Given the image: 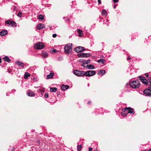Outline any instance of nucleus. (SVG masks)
Wrapping results in <instances>:
<instances>
[{
	"instance_id": "obj_40",
	"label": "nucleus",
	"mask_w": 151,
	"mask_h": 151,
	"mask_svg": "<svg viewBox=\"0 0 151 151\" xmlns=\"http://www.w3.org/2000/svg\"><path fill=\"white\" fill-rule=\"evenodd\" d=\"M98 3L99 4H100L101 3V0H98Z\"/></svg>"
},
{
	"instance_id": "obj_27",
	"label": "nucleus",
	"mask_w": 151,
	"mask_h": 151,
	"mask_svg": "<svg viewBox=\"0 0 151 151\" xmlns=\"http://www.w3.org/2000/svg\"><path fill=\"white\" fill-rule=\"evenodd\" d=\"M125 112L126 111H123L121 113L122 116H127V113H125Z\"/></svg>"
},
{
	"instance_id": "obj_48",
	"label": "nucleus",
	"mask_w": 151,
	"mask_h": 151,
	"mask_svg": "<svg viewBox=\"0 0 151 151\" xmlns=\"http://www.w3.org/2000/svg\"><path fill=\"white\" fill-rule=\"evenodd\" d=\"M149 151H151V148L149 150Z\"/></svg>"
},
{
	"instance_id": "obj_30",
	"label": "nucleus",
	"mask_w": 151,
	"mask_h": 151,
	"mask_svg": "<svg viewBox=\"0 0 151 151\" xmlns=\"http://www.w3.org/2000/svg\"><path fill=\"white\" fill-rule=\"evenodd\" d=\"M82 147L81 145H78L77 147V149L78 151H81Z\"/></svg>"
},
{
	"instance_id": "obj_22",
	"label": "nucleus",
	"mask_w": 151,
	"mask_h": 151,
	"mask_svg": "<svg viewBox=\"0 0 151 151\" xmlns=\"http://www.w3.org/2000/svg\"><path fill=\"white\" fill-rule=\"evenodd\" d=\"M30 75L28 73H26L24 74V78L25 79H27L30 76Z\"/></svg>"
},
{
	"instance_id": "obj_3",
	"label": "nucleus",
	"mask_w": 151,
	"mask_h": 151,
	"mask_svg": "<svg viewBox=\"0 0 151 151\" xmlns=\"http://www.w3.org/2000/svg\"><path fill=\"white\" fill-rule=\"evenodd\" d=\"M130 86L133 88H138L140 86V82L138 81H134L130 83Z\"/></svg>"
},
{
	"instance_id": "obj_8",
	"label": "nucleus",
	"mask_w": 151,
	"mask_h": 151,
	"mask_svg": "<svg viewBox=\"0 0 151 151\" xmlns=\"http://www.w3.org/2000/svg\"><path fill=\"white\" fill-rule=\"evenodd\" d=\"M5 23L6 25L8 24L9 26L11 25L12 26H15L16 24V23L14 21H12L10 20L6 21L5 22Z\"/></svg>"
},
{
	"instance_id": "obj_11",
	"label": "nucleus",
	"mask_w": 151,
	"mask_h": 151,
	"mask_svg": "<svg viewBox=\"0 0 151 151\" xmlns=\"http://www.w3.org/2000/svg\"><path fill=\"white\" fill-rule=\"evenodd\" d=\"M27 94L28 96L31 97L34 96L35 95V93L30 90L28 91L27 93Z\"/></svg>"
},
{
	"instance_id": "obj_24",
	"label": "nucleus",
	"mask_w": 151,
	"mask_h": 151,
	"mask_svg": "<svg viewBox=\"0 0 151 151\" xmlns=\"http://www.w3.org/2000/svg\"><path fill=\"white\" fill-rule=\"evenodd\" d=\"M102 14L103 16H106L107 15L106 11L105 9H103L102 11Z\"/></svg>"
},
{
	"instance_id": "obj_14",
	"label": "nucleus",
	"mask_w": 151,
	"mask_h": 151,
	"mask_svg": "<svg viewBox=\"0 0 151 151\" xmlns=\"http://www.w3.org/2000/svg\"><path fill=\"white\" fill-rule=\"evenodd\" d=\"M48 54L45 51H43L42 52V55L44 58H47L48 56Z\"/></svg>"
},
{
	"instance_id": "obj_41",
	"label": "nucleus",
	"mask_w": 151,
	"mask_h": 151,
	"mask_svg": "<svg viewBox=\"0 0 151 151\" xmlns=\"http://www.w3.org/2000/svg\"><path fill=\"white\" fill-rule=\"evenodd\" d=\"M52 51L53 52V53H54L56 52V50L55 49H54Z\"/></svg>"
},
{
	"instance_id": "obj_18",
	"label": "nucleus",
	"mask_w": 151,
	"mask_h": 151,
	"mask_svg": "<svg viewBox=\"0 0 151 151\" xmlns=\"http://www.w3.org/2000/svg\"><path fill=\"white\" fill-rule=\"evenodd\" d=\"M77 32L78 33V36L79 37H82L83 35V31L80 29L77 30Z\"/></svg>"
},
{
	"instance_id": "obj_52",
	"label": "nucleus",
	"mask_w": 151,
	"mask_h": 151,
	"mask_svg": "<svg viewBox=\"0 0 151 151\" xmlns=\"http://www.w3.org/2000/svg\"><path fill=\"white\" fill-rule=\"evenodd\" d=\"M8 72H9V73H10V71H8Z\"/></svg>"
},
{
	"instance_id": "obj_35",
	"label": "nucleus",
	"mask_w": 151,
	"mask_h": 151,
	"mask_svg": "<svg viewBox=\"0 0 151 151\" xmlns=\"http://www.w3.org/2000/svg\"><path fill=\"white\" fill-rule=\"evenodd\" d=\"M145 75L146 76V78H147L148 77V74L147 73H146L145 74Z\"/></svg>"
},
{
	"instance_id": "obj_50",
	"label": "nucleus",
	"mask_w": 151,
	"mask_h": 151,
	"mask_svg": "<svg viewBox=\"0 0 151 151\" xmlns=\"http://www.w3.org/2000/svg\"><path fill=\"white\" fill-rule=\"evenodd\" d=\"M12 91H15V90H12Z\"/></svg>"
},
{
	"instance_id": "obj_45",
	"label": "nucleus",
	"mask_w": 151,
	"mask_h": 151,
	"mask_svg": "<svg viewBox=\"0 0 151 151\" xmlns=\"http://www.w3.org/2000/svg\"><path fill=\"white\" fill-rule=\"evenodd\" d=\"M1 58L0 57V63H1Z\"/></svg>"
},
{
	"instance_id": "obj_34",
	"label": "nucleus",
	"mask_w": 151,
	"mask_h": 151,
	"mask_svg": "<svg viewBox=\"0 0 151 151\" xmlns=\"http://www.w3.org/2000/svg\"><path fill=\"white\" fill-rule=\"evenodd\" d=\"M86 64H84V62H83V63L82 64V66L83 67H86V66L85 65Z\"/></svg>"
},
{
	"instance_id": "obj_5",
	"label": "nucleus",
	"mask_w": 151,
	"mask_h": 151,
	"mask_svg": "<svg viewBox=\"0 0 151 151\" xmlns=\"http://www.w3.org/2000/svg\"><path fill=\"white\" fill-rule=\"evenodd\" d=\"M45 47V45L42 42H38L35 44L34 46V48L36 49H40L43 48Z\"/></svg>"
},
{
	"instance_id": "obj_31",
	"label": "nucleus",
	"mask_w": 151,
	"mask_h": 151,
	"mask_svg": "<svg viewBox=\"0 0 151 151\" xmlns=\"http://www.w3.org/2000/svg\"><path fill=\"white\" fill-rule=\"evenodd\" d=\"M78 56L79 57L83 58L82 53H80L78 55Z\"/></svg>"
},
{
	"instance_id": "obj_23",
	"label": "nucleus",
	"mask_w": 151,
	"mask_h": 151,
	"mask_svg": "<svg viewBox=\"0 0 151 151\" xmlns=\"http://www.w3.org/2000/svg\"><path fill=\"white\" fill-rule=\"evenodd\" d=\"M105 61V60L103 59H100L98 60V62L99 63H101V64H104Z\"/></svg>"
},
{
	"instance_id": "obj_44",
	"label": "nucleus",
	"mask_w": 151,
	"mask_h": 151,
	"mask_svg": "<svg viewBox=\"0 0 151 151\" xmlns=\"http://www.w3.org/2000/svg\"><path fill=\"white\" fill-rule=\"evenodd\" d=\"M91 101H88V104H91Z\"/></svg>"
},
{
	"instance_id": "obj_39",
	"label": "nucleus",
	"mask_w": 151,
	"mask_h": 151,
	"mask_svg": "<svg viewBox=\"0 0 151 151\" xmlns=\"http://www.w3.org/2000/svg\"><path fill=\"white\" fill-rule=\"evenodd\" d=\"M92 149L91 147H89L88 148V151H92Z\"/></svg>"
},
{
	"instance_id": "obj_25",
	"label": "nucleus",
	"mask_w": 151,
	"mask_h": 151,
	"mask_svg": "<svg viewBox=\"0 0 151 151\" xmlns=\"http://www.w3.org/2000/svg\"><path fill=\"white\" fill-rule=\"evenodd\" d=\"M83 57H87L90 56V54L89 53H82Z\"/></svg>"
},
{
	"instance_id": "obj_17",
	"label": "nucleus",
	"mask_w": 151,
	"mask_h": 151,
	"mask_svg": "<svg viewBox=\"0 0 151 151\" xmlns=\"http://www.w3.org/2000/svg\"><path fill=\"white\" fill-rule=\"evenodd\" d=\"M54 75V73L52 71H51L50 73L47 76V79H49L50 78H52Z\"/></svg>"
},
{
	"instance_id": "obj_1",
	"label": "nucleus",
	"mask_w": 151,
	"mask_h": 151,
	"mask_svg": "<svg viewBox=\"0 0 151 151\" xmlns=\"http://www.w3.org/2000/svg\"><path fill=\"white\" fill-rule=\"evenodd\" d=\"M138 77L140 78V81L143 83L147 86H151V82L150 81V80L149 81V82H148V81H147L144 77L140 76H139Z\"/></svg>"
},
{
	"instance_id": "obj_26",
	"label": "nucleus",
	"mask_w": 151,
	"mask_h": 151,
	"mask_svg": "<svg viewBox=\"0 0 151 151\" xmlns=\"http://www.w3.org/2000/svg\"><path fill=\"white\" fill-rule=\"evenodd\" d=\"M105 72H106L105 70H100L98 72V73H99L101 74L102 75L105 74Z\"/></svg>"
},
{
	"instance_id": "obj_49",
	"label": "nucleus",
	"mask_w": 151,
	"mask_h": 151,
	"mask_svg": "<svg viewBox=\"0 0 151 151\" xmlns=\"http://www.w3.org/2000/svg\"><path fill=\"white\" fill-rule=\"evenodd\" d=\"M12 91H15V90H12Z\"/></svg>"
},
{
	"instance_id": "obj_7",
	"label": "nucleus",
	"mask_w": 151,
	"mask_h": 151,
	"mask_svg": "<svg viewBox=\"0 0 151 151\" xmlns=\"http://www.w3.org/2000/svg\"><path fill=\"white\" fill-rule=\"evenodd\" d=\"M84 76H91L94 75L96 74V71L94 70H89L84 72Z\"/></svg>"
},
{
	"instance_id": "obj_32",
	"label": "nucleus",
	"mask_w": 151,
	"mask_h": 151,
	"mask_svg": "<svg viewBox=\"0 0 151 151\" xmlns=\"http://www.w3.org/2000/svg\"><path fill=\"white\" fill-rule=\"evenodd\" d=\"M22 14V12H19L17 14V15L19 17H21Z\"/></svg>"
},
{
	"instance_id": "obj_15",
	"label": "nucleus",
	"mask_w": 151,
	"mask_h": 151,
	"mask_svg": "<svg viewBox=\"0 0 151 151\" xmlns=\"http://www.w3.org/2000/svg\"><path fill=\"white\" fill-rule=\"evenodd\" d=\"M16 63L17 64L19 65L21 67H23L24 66V64L23 63L19 60L17 61L16 62Z\"/></svg>"
},
{
	"instance_id": "obj_2",
	"label": "nucleus",
	"mask_w": 151,
	"mask_h": 151,
	"mask_svg": "<svg viewBox=\"0 0 151 151\" xmlns=\"http://www.w3.org/2000/svg\"><path fill=\"white\" fill-rule=\"evenodd\" d=\"M72 49V44H68L65 45L64 47L65 52L67 54H69L71 52Z\"/></svg>"
},
{
	"instance_id": "obj_4",
	"label": "nucleus",
	"mask_w": 151,
	"mask_h": 151,
	"mask_svg": "<svg viewBox=\"0 0 151 151\" xmlns=\"http://www.w3.org/2000/svg\"><path fill=\"white\" fill-rule=\"evenodd\" d=\"M143 95L146 96H151V86L145 89L143 91Z\"/></svg>"
},
{
	"instance_id": "obj_46",
	"label": "nucleus",
	"mask_w": 151,
	"mask_h": 151,
	"mask_svg": "<svg viewBox=\"0 0 151 151\" xmlns=\"http://www.w3.org/2000/svg\"><path fill=\"white\" fill-rule=\"evenodd\" d=\"M114 9H115V8L116 7V5H114Z\"/></svg>"
},
{
	"instance_id": "obj_51",
	"label": "nucleus",
	"mask_w": 151,
	"mask_h": 151,
	"mask_svg": "<svg viewBox=\"0 0 151 151\" xmlns=\"http://www.w3.org/2000/svg\"><path fill=\"white\" fill-rule=\"evenodd\" d=\"M8 72H9V73H10V71H8Z\"/></svg>"
},
{
	"instance_id": "obj_10",
	"label": "nucleus",
	"mask_w": 151,
	"mask_h": 151,
	"mask_svg": "<svg viewBox=\"0 0 151 151\" xmlns=\"http://www.w3.org/2000/svg\"><path fill=\"white\" fill-rule=\"evenodd\" d=\"M126 111V112H127L128 113H133L134 114L133 109L130 107L126 108V109H123L122 111Z\"/></svg>"
},
{
	"instance_id": "obj_28",
	"label": "nucleus",
	"mask_w": 151,
	"mask_h": 151,
	"mask_svg": "<svg viewBox=\"0 0 151 151\" xmlns=\"http://www.w3.org/2000/svg\"><path fill=\"white\" fill-rule=\"evenodd\" d=\"M38 18L41 20H42L44 19V16L42 15H39L38 16Z\"/></svg>"
},
{
	"instance_id": "obj_36",
	"label": "nucleus",
	"mask_w": 151,
	"mask_h": 151,
	"mask_svg": "<svg viewBox=\"0 0 151 151\" xmlns=\"http://www.w3.org/2000/svg\"><path fill=\"white\" fill-rule=\"evenodd\" d=\"M112 1L114 3H116L118 1V0H112Z\"/></svg>"
},
{
	"instance_id": "obj_29",
	"label": "nucleus",
	"mask_w": 151,
	"mask_h": 151,
	"mask_svg": "<svg viewBox=\"0 0 151 151\" xmlns=\"http://www.w3.org/2000/svg\"><path fill=\"white\" fill-rule=\"evenodd\" d=\"M90 60H84L83 61V62H84V64H87L88 63H90Z\"/></svg>"
},
{
	"instance_id": "obj_21",
	"label": "nucleus",
	"mask_w": 151,
	"mask_h": 151,
	"mask_svg": "<svg viewBox=\"0 0 151 151\" xmlns=\"http://www.w3.org/2000/svg\"><path fill=\"white\" fill-rule=\"evenodd\" d=\"M57 89L56 88L51 87V88H50V90L51 92H55L57 90Z\"/></svg>"
},
{
	"instance_id": "obj_12",
	"label": "nucleus",
	"mask_w": 151,
	"mask_h": 151,
	"mask_svg": "<svg viewBox=\"0 0 151 151\" xmlns=\"http://www.w3.org/2000/svg\"><path fill=\"white\" fill-rule=\"evenodd\" d=\"M37 29H41L45 28V25L43 24H39L37 26Z\"/></svg>"
},
{
	"instance_id": "obj_9",
	"label": "nucleus",
	"mask_w": 151,
	"mask_h": 151,
	"mask_svg": "<svg viewBox=\"0 0 151 151\" xmlns=\"http://www.w3.org/2000/svg\"><path fill=\"white\" fill-rule=\"evenodd\" d=\"M85 50V48L81 46H79L76 47L74 49L75 51L78 53L83 52Z\"/></svg>"
},
{
	"instance_id": "obj_47",
	"label": "nucleus",
	"mask_w": 151,
	"mask_h": 151,
	"mask_svg": "<svg viewBox=\"0 0 151 151\" xmlns=\"http://www.w3.org/2000/svg\"><path fill=\"white\" fill-rule=\"evenodd\" d=\"M6 95L7 96H8V93H6Z\"/></svg>"
},
{
	"instance_id": "obj_42",
	"label": "nucleus",
	"mask_w": 151,
	"mask_h": 151,
	"mask_svg": "<svg viewBox=\"0 0 151 151\" xmlns=\"http://www.w3.org/2000/svg\"><path fill=\"white\" fill-rule=\"evenodd\" d=\"M130 57L129 56H128L127 58V60H130Z\"/></svg>"
},
{
	"instance_id": "obj_13",
	"label": "nucleus",
	"mask_w": 151,
	"mask_h": 151,
	"mask_svg": "<svg viewBox=\"0 0 151 151\" xmlns=\"http://www.w3.org/2000/svg\"><path fill=\"white\" fill-rule=\"evenodd\" d=\"M69 87V86L68 85H63L61 86V88L62 90L65 91L66 89H68Z\"/></svg>"
},
{
	"instance_id": "obj_33",
	"label": "nucleus",
	"mask_w": 151,
	"mask_h": 151,
	"mask_svg": "<svg viewBox=\"0 0 151 151\" xmlns=\"http://www.w3.org/2000/svg\"><path fill=\"white\" fill-rule=\"evenodd\" d=\"M44 96L45 98H48L49 96L48 93H45L44 95Z\"/></svg>"
},
{
	"instance_id": "obj_43",
	"label": "nucleus",
	"mask_w": 151,
	"mask_h": 151,
	"mask_svg": "<svg viewBox=\"0 0 151 151\" xmlns=\"http://www.w3.org/2000/svg\"><path fill=\"white\" fill-rule=\"evenodd\" d=\"M15 149V148L14 147H13L11 150V151H14V150Z\"/></svg>"
},
{
	"instance_id": "obj_6",
	"label": "nucleus",
	"mask_w": 151,
	"mask_h": 151,
	"mask_svg": "<svg viewBox=\"0 0 151 151\" xmlns=\"http://www.w3.org/2000/svg\"><path fill=\"white\" fill-rule=\"evenodd\" d=\"M73 73L78 76H84V72L83 71L75 70H73Z\"/></svg>"
},
{
	"instance_id": "obj_19",
	"label": "nucleus",
	"mask_w": 151,
	"mask_h": 151,
	"mask_svg": "<svg viewBox=\"0 0 151 151\" xmlns=\"http://www.w3.org/2000/svg\"><path fill=\"white\" fill-rule=\"evenodd\" d=\"M86 67L88 69H93L95 68L94 66L91 64H89L86 66Z\"/></svg>"
},
{
	"instance_id": "obj_16",
	"label": "nucleus",
	"mask_w": 151,
	"mask_h": 151,
	"mask_svg": "<svg viewBox=\"0 0 151 151\" xmlns=\"http://www.w3.org/2000/svg\"><path fill=\"white\" fill-rule=\"evenodd\" d=\"M7 33V32L6 30H2L0 32V35L1 36H4Z\"/></svg>"
},
{
	"instance_id": "obj_37",
	"label": "nucleus",
	"mask_w": 151,
	"mask_h": 151,
	"mask_svg": "<svg viewBox=\"0 0 151 151\" xmlns=\"http://www.w3.org/2000/svg\"><path fill=\"white\" fill-rule=\"evenodd\" d=\"M148 81H149H149L150 80H151V76H149V77H148L147 78Z\"/></svg>"
},
{
	"instance_id": "obj_20",
	"label": "nucleus",
	"mask_w": 151,
	"mask_h": 151,
	"mask_svg": "<svg viewBox=\"0 0 151 151\" xmlns=\"http://www.w3.org/2000/svg\"><path fill=\"white\" fill-rule=\"evenodd\" d=\"M3 59L5 61L9 62L11 60L8 57L6 56L3 58Z\"/></svg>"
},
{
	"instance_id": "obj_38",
	"label": "nucleus",
	"mask_w": 151,
	"mask_h": 151,
	"mask_svg": "<svg viewBox=\"0 0 151 151\" xmlns=\"http://www.w3.org/2000/svg\"><path fill=\"white\" fill-rule=\"evenodd\" d=\"M57 36V35L56 34H54L52 35V37H53L55 38V37Z\"/></svg>"
}]
</instances>
